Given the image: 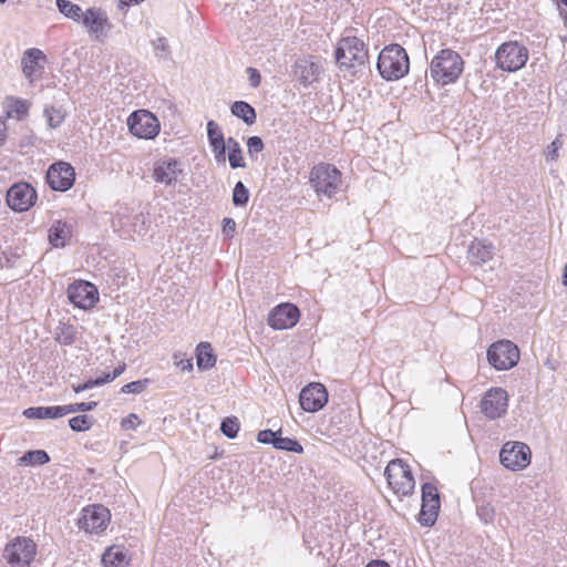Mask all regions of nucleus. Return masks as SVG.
Wrapping results in <instances>:
<instances>
[{"label": "nucleus", "instance_id": "nucleus-33", "mask_svg": "<svg viewBox=\"0 0 567 567\" xmlns=\"http://www.w3.org/2000/svg\"><path fill=\"white\" fill-rule=\"evenodd\" d=\"M275 449L298 454L303 452L302 445L297 440L282 437L281 434H278L277 436Z\"/></svg>", "mask_w": 567, "mask_h": 567}, {"label": "nucleus", "instance_id": "nucleus-26", "mask_svg": "<svg viewBox=\"0 0 567 567\" xmlns=\"http://www.w3.org/2000/svg\"><path fill=\"white\" fill-rule=\"evenodd\" d=\"M62 406L53 405V406H32L28 408L23 411V415L27 419H59L62 417Z\"/></svg>", "mask_w": 567, "mask_h": 567}, {"label": "nucleus", "instance_id": "nucleus-57", "mask_svg": "<svg viewBox=\"0 0 567 567\" xmlns=\"http://www.w3.org/2000/svg\"><path fill=\"white\" fill-rule=\"evenodd\" d=\"M4 141V133L0 130V143Z\"/></svg>", "mask_w": 567, "mask_h": 567}, {"label": "nucleus", "instance_id": "nucleus-15", "mask_svg": "<svg viewBox=\"0 0 567 567\" xmlns=\"http://www.w3.org/2000/svg\"><path fill=\"white\" fill-rule=\"evenodd\" d=\"M48 58L38 48L27 49L21 58V70L30 84L42 78Z\"/></svg>", "mask_w": 567, "mask_h": 567}, {"label": "nucleus", "instance_id": "nucleus-45", "mask_svg": "<svg viewBox=\"0 0 567 567\" xmlns=\"http://www.w3.org/2000/svg\"><path fill=\"white\" fill-rule=\"evenodd\" d=\"M477 516L484 524H489L494 519L495 509L491 504H483L477 508Z\"/></svg>", "mask_w": 567, "mask_h": 567}, {"label": "nucleus", "instance_id": "nucleus-2", "mask_svg": "<svg viewBox=\"0 0 567 567\" xmlns=\"http://www.w3.org/2000/svg\"><path fill=\"white\" fill-rule=\"evenodd\" d=\"M377 66L383 79L394 81L403 78L409 72L410 61L401 45L391 44L380 52Z\"/></svg>", "mask_w": 567, "mask_h": 567}, {"label": "nucleus", "instance_id": "nucleus-56", "mask_svg": "<svg viewBox=\"0 0 567 567\" xmlns=\"http://www.w3.org/2000/svg\"><path fill=\"white\" fill-rule=\"evenodd\" d=\"M72 284H81V285H84V284H92L91 281L89 280H85V279H75Z\"/></svg>", "mask_w": 567, "mask_h": 567}, {"label": "nucleus", "instance_id": "nucleus-46", "mask_svg": "<svg viewBox=\"0 0 567 567\" xmlns=\"http://www.w3.org/2000/svg\"><path fill=\"white\" fill-rule=\"evenodd\" d=\"M248 154L251 158L264 150V142L259 136H251L247 141Z\"/></svg>", "mask_w": 567, "mask_h": 567}, {"label": "nucleus", "instance_id": "nucleus-24", "mask_svg": "<svg viewBox=\"0 0 567 567\" xmlns=\"http://www.w3.org/2000/svg\"><path fill=\"white\" fill-rule=\"evenodd\" d=\"M72 236V226L62 220H56L49 229V241L53 247H64Z\"/></svg>", "mask_w": 567, "mask_h": 567}, {"label": "nucleus", "instance_id": "nucleus-53", "mask_svg": "<svg viewBox=\"0 0 567 567\" xmlns=\"http://www.w3.org/2000/svg\"><path fill=\"white\" fill-rule=\"evenodd\" d=\"M236 229V223L233 218H224L223 220V233L228 236L233 237V234Z\"/></svg>", "mask_w": 567, "mask_h": 567}, {"label": "nucleus", "instance_id": "nucleus-11", "mask_svg": "<svg viewBox=\"0 0 567 567\" xmlns=\"http://www.w3.org/2000/svg\"><path fill=\"white\" fill-rule=\"evenodd\" d=\"M127 126L134 136L145 140L155 138L161 130L158 118L147 110L134 111L127 118Z\"/></svg>", "mask_w": 567, "mask_h": 567}, {"label": "nucleus", "instance_id": "nucleus-32", "mask_svg": "<svg viewBox=\"0 0 567 567\" xmlns=\"http://www.w3.org/2000/svg\"><path fill=\"white\" fill-rule=\"evenodd\" d=\"M76 331L72 324L61 323L55 329V341L62 346H71L75 341Z\"/></svg>", "mask_w": 567, "mask_h": 567}, {"label": "nucleus", "instance_id": "nucleus-6", "mask_svg": "<svg viewBox=\"0 0 567 567\" xmlns=\"http://www.w3.org/2000/svg\"><path fill=\"white\" fill-rule=\"evenodd\" d=\"M496 65L506 72H516L525 66L528 50L517 41L505 42L495 52Z\"/></svg>", "mask_w": 567, "mask_h": 567}, {"label": "nucleus", "instance_id": "nucleus-14", "mask_svg": "<svg viewBox=\"0 0 567 567\" xmlns=\"http://www.w3.org/2000/svg\"><path fill=\"white\" fill-rule=\"evenodd\" d=\"M482 413L489 420H496L505 415L508 408V394L502 388H492L485 392L481 400Z\"/></svg>", "mask_w": 567, "mask_h": 567}, {"label": "nucleus", "instance_id": "nucleus-21", "mask_svg": "<svg viewBox=\"0 0 567 567\" xmlns=\"http://www.w3.org/2000/svg\"><path fill=\"white\" fill-rule=\"evenodd\" d=\"M321 73L322 65L312 56L298 59L295 63V76L305 87L318 82Z\"/></svg>", "mask_w": 567, "mask_h": 567}, {"label": "nucleus", "instance_id": "nucleus-39", "mask_svg": "<svg viewBox=\"0 0 567 567\" xmlns=\"http://www.w3.org/2000/svg\"><path fill=\"white\" fill-rule=\"evenodd\" d=\"M62 406V414L63 416L70 413L75 412H89L93 411L97 406V402L91 401V402H79V403H71Z\"/></svg>", "mask_w": 567, "mask_h": 567}, {"label": "nucleus", "instance_id": "nucleus-38", "mask_svg": "<svg viewBox=\"0 0 567 567\" xmlns=\"http://www.w3.org/2000/svg\"><path fill=\"white\" fill-rule=\"evenodd\" d=\"M44 116L47 117L48 125L51 128H56L64 121V113L62 110L53 106L44 109Z\"/></svg>", "mask_w": 567, "mask_h": 567}, {"label": "nucleus", "instance_id": "nucleus-7", "mask_svg": "<svg viewBox=\"0 0 567 567\" xmlns=\"http://www.w3.org/2000/svg\"><path fill=\"white\" fill-rule=\"evenodd\" d=\"M37 554V544L28 537H16L3 549V558L11 567H30Z\"/></svg>", "mask_w": 567, "mask_h": 567}, {"label": "nucleus", "instance_id": "nucleus-29", "mask_svg": "<svg viewBox=\"0 0 567 567\" xmlns=\"http://www.w3.org/2000/svg\"><path fill=\"white\" fill-rule=\"evenodd\" d=\"M227 147L229 150L228 161L231 168H244L246 163L243 157V151L239 143L234 137H228Z\"/></svg>", "mask_w": 567, "mask_h": 567}, {"label": "nucleus", "instance_id": "nucleus-3", "mask_svg": "<svg viewBox=\"0 0 567 567\" xmlns=\"http://www.w3.org/2000/svg\"><path fill=\"white\" fill-rule=\"evenodd\" d=\"M336 60L342 69H355L368 60V50L362 40L357 37L342 38L336 50Z\"/></svg>", "mask_w": 567, "mask_h": 567}, {"label": "nucleus", "instance_id": "nucleus-43", "mask_svg": "<svg viewBox=\"0 0 567 567\" xmlns=\"http://www.w3.org/2000/svg\"><path fill=\"white\" fill-rule=\"evenodd\" d=\"M207 136L210 145L225 140L220 127L215 121H209L207 123Z\"/></svg>", "mask_w": 567, "mask_h": 567}, {"label": "nucleus", "instance_id": "nucleus-27", "mask_svg": "<svg viewBox=\"0 0 567 567\" xmlns=\"http://www.w3.org/2000/svg\"><path fill=\"white\" fill-rule=\"evenodd\" d=\"M197 367L200 370H209L216 363V357L208 342H200L196 348Z\"/></svg>", "mask_w": 567, "mask_h": 567}, {"label": "nucleus", "instance_id": "nucleus-16", "mask_svg": "<svg viewBox=\"0 0 567 567\" xmlns=\"http://www.w3.org/2000/svg\"><path fill=\"white\" fill-rule=\"evenodd\" d=\"M183 172V164L179 161L163 157L155 162L152 176L157 184L172 186L179 181Z\"/></svg>", "mask_w": 567, "mask_h": 567}, {"label": "nucleus", "instance_id": "nucleus-17", "mask_svg": "<svg viewBox=\"0 0 567 567\" xmlns=\"http://www.w3.org/2000/svg\"><path fill=\"white\" fill-rule=\"evenodd\" d=\"M75 181L74 168L66 162L52 164L47 172V182L53 190L65 192Z\"/></svg>", "mask_w": 567, "mask_h": 567}, {"label": "nucleus", "instance_id": "nucleus-47", "mask_svg": "<svg viewBox=\"0 0 567 567\" xmlns=\"http://www.w3.org/2000/svg\"><path fill=\"white\" fill-rule=\"evenodd\" d=\"M212 150L215 155V159L218 163H225L226 162V147H227V141H221L216 144H212Z\"/></svg>", "mask_w": 567, "mask_h": 567}, {"label": "nucleus", "instance_id": "nucleus-59", "mask_svg": "<svg viewBox=\"0 0 567 567\" xmlns=\"http://www.w3.org/2000/svg\"><path fill=\"white\" fill-rule=\"evenodd\" d=\"M7 0H0V3H4Z\"/></svg>", "mask_w": 567, "mask_h": 567}, {"label": "nucleus", "instance_id": "nucleus-41", "mask_svg": "<svg viewBox=\"0 0 567 567\" xmlns=\"http://www.w3.org/2000/svg\"><path fill=\"white\" fill-rule=\"evenodd\" d=\"M561 136L558 135L544 151V156L547 163L556 162L559 157V151L563 147Z\"/></svg>", "mask_w": 567, "mask_h": 567}, {"label": "nucleus", "instance_id": "nucleus-8", "mask_svg": "<svg viewBox=\"0 0 567 567\" xmlns=\"http://www.w3.org/2000/svg\"><path fill=\"white\" fill-rule=\"evenodd\" d=\"M80 23H82L92 41L97 43H105L107 41L112 23L106 11L102 8H87Z\"/></svg>", "mask_w": 567, "mask_h": 567}, {"label": "nucleus", "instance_id": "nucleus-52", "mask_svg": "<svg viewBox=\"0 0 567 567\" xmlns=\"http://www.w3.org/2000/svg\"><path fill=\"white\" fill-rule=\"evenodd\" d=\"M247 73H248V80H249L250 85L252 87H257L260 84V79H261L258 70L255 68H248Z\"/></svg>", "mask_w": 567, "mask_h": 567}, {"label": "nucleus", "instance_id": "nucleus-20", "mask_svg": "<svg viewBox=\"0 0 567 567\" xmlns=\"http://www.w3.org/2000/svg\"><path fill=\"white\" fill-rule=\"evenodd\" d=\"M110 519V512L103 505H92L82 511L79 525L87 533H97L106 527Z\"/></svg>", "mask_w": 567, "mask_h": 567}, {"label": "nucleus", "instance_id": "nucleus-48", "mask_svg": "<svg viewBox=\"0 0 567 567\" xmlns=\"http://www.w3.org/2000/svg\"><path fill=\"white\" fill-rule=\"evenodd\" d=\"M126 365L123 363L122 365H118L116 367L113 372H107V373H103L102 377H99V382L101 385L105 384V383H109L113 380H115L117 377H120L124 370H125Z\"/></svg>", "mask_w": 567, "mask_h": 567}, {"label": "nucleus", "instance_id": "nucleus-44", "mask_svg": "<svg viewBox=\"0 0 567 567\" xmlns=\"http://www.w3.org/2000/svg\"><path fill=\"white\" fill-rule=\"evenodd\" d=\"M278 434H281V430H261L257 434V441L262 444H271L275 447Z\"/></svg>", "mask_w": 567, "mask_h": 567}, {"label": "nucleus", "instance_id": "nucleus-25", "mask_svg": "<svg viewBox=\"0 0 567 567\" xmlns=\"http://www.w3.org/2000/svg\"><path fill=\"white\" fill-rule=\"evenodd\" d=\"M104 567H126L130 563L127 551L121 546H112L102 556Z\"/></svg>", "mask_w": 567, "mask_h": 567}, {"label": "nucleus", "instance_id": "nucleus-34", "mask_svg": "<svg viewBox=\"0 0 567 567\" xmlns=\"http://www.w3.org/2000/svg\"><path fill=\"white\" fill-rule=\"evenodd\" d=\"M152 47L154 50V54L159 60H168L171 59V50L168 45V41L165 37H158L157 39L153 40Z\"/></svg>", "mask_w": 567, "mask_h": 567}, {"label": "nucleus", "instance_id": "nucleus-49", "mask_svg": "<svg viewBox=\"0 0 567 567\" xmlns=\"http://www.w3.org/2000/svg\"><path fill=\"white\" fill-rule=\"evenodd\" d=\"M96 386H101L97 378L90 379L86 382L81 383V384H73L72 389H73V391L75 393H80V392H83V391H86V390H91V389L96 388Z\"/></svg>", "mask_w": 567, "mask_h": 567}, {"label": "nucleus", "instance_id": "nucleus-18", "mask_svg": "<svg viewBox=\"0 0 567 567\" xmlns=\"http://www.w3.org/2000/svg\"><path fill=\"white\" fill-rule=\"evenodd\" d=\"M300 311L297 306L284 302L276 306L268 316V324L275 330L290 329L299 321Z\"/></svg>", "mask_w": 567, "mask_h": 567}, {"label": "nucleus", "instance_id": "nucleus-35", "mask_svg": "<svg viewBox=\"0 0 567 567\" xmlns=\"http://www.w3.org/2000/svg\"><path fill=\"white\" fill-rule=\"evenodd\" d=\"M240 423L236 416H228L220 423L221 433L228 439H235L238 434Z\"/></svg>", "mask_w": 567, "mask_h": 567}, {"label": "nucleus", "instance_id": "nucleus-36", "mask_svg": "<svg viewBox=\"0 0 567 567\" xmlns=\"http://www.w3.org/2000/svg\"><path fill=\"white\" fill-rule=\"evenodd\" d=\"M93 425L92 417L86 414L73 416L69 420V426L74 432L89 431Z\"/></svg>", "mask_w": 567, "mask_h": 567}, {"label": "nucleus", "instance_id": "nucleus-40", "mask_svg": "<svg viewBox=\"0 0 567 567\" xmlns=\"http://www.w3.org/2000/svg\"><path fill=\"white\" fill-rule=\"evenodd\" d=\"M151 383H152V381L148 378L132 381L130 383L124 384L121 389V392L122 393L140 394V393L144 392Z\"/></svg>", "mask_w": 567, "mask_h": 567}, {"label": "nucleus", "instance_id": "nucleus-19", "mask_svg": "<svg viewBox=\"0 0 567 567\" xmlns=\"http://www.w3.org/2000/svg\"><path fill=\"white\" fill-rule=\"evenodd\" d=\"M300 406L303 411L315 413L328 402V391L321 383H310L299 394Z\"/></svg>", "mask_w": 567, "mask_h": 567}, {"label": "nucleus", "instance_id": "nucleus-42", "mask_svg": "<svg viewBox=\"0 0 567 567\" xmlns=\"http://www.w3.org/2000/svg\"><path fill=\"white\" fill-rule=\"evenodd\" d=\"M29 111V104L27 101L23 100H14L12 105L10 106V110L8 111L9 117H16L20 120L24 115H27Z\"/></svg>", "mask_w": 567, "mask_h": 567}, {"label": "nucleus", "instance_id": "nucleus-9", "mask_svg": "<svg viewBox=\"0 0 567 567\" xmlns=\"http://www.w3.org/2000/svg\"><path fill=\"white\" fill-rule=\"evenodd\" d=\"M487 360L496 370H508L517 364L519 350L512 341L501 340L489 346Z\"/></svg>", "mask_w": 567, "mask_h": 567}, {"label": "nucleus", "instance_id": "nucleus-5", "mask_svg": "<svg viewBox=\"0 0 567 567\" xmlns=\"http://www.w3.org/2000/svg\"><path fill=\"white\" fill-rule=\"evenodd\" d=\"M310 183L318 195L331 198L340 188L341 173L330 164L320 163L311 169Z\"/></svg>", "mask_w": 567, "mask_h": 567}, {"label": "nucleus", "instance_id": "nucleus-23", "mask_svg": "<svg viewBox=\"0 0 567 567\" xmlns=\"http://www.w3.org/2000/svg\"><path fill=\"white\" fill-rule=\"evenodd\" d=\"M494 257V246L486 240L475 239L468 246L467 259L474 266H482Z\"/></svg>", "mask_w": 567, "mask_h": 567}, {"label": "nucleus", "instance_id": "nucleus-58", "mask_svg": "<svg viewBox=\"0 0 567 567\" xmlns=\"http://www.w3.org/2000/svg\"><path fill=\"white\" fill-rule=\"evenodd\" d=\"M565 6H567V0H560Z\"/></svg>", "mask_w": 567, "mask_h": 567}, {"label": "nucleus", "instance_id": "nucleus-30", "mask_svg": "<svg viewBox=\"0 0 567 567\" xmlns=\"http://www.w3.org/2000/svg\"><path fill=\"white\" fill-rule=\"evenodd\" d=\"M56 7L62 14L75 22H81L84 17L82 8L69 0H56Z\"/></svg>", "mask_w": 567, "mask_h": 567}, {"label": "nucleus", "instance_id": "nucleus-55", "mask_svg": "<svg viewBox=\"0 0 567 567\" xmlns=\"http://www.w3.org/2000/svg\"><path fill=\"white\" fill-rule=\"evenodd\" d=\"M561 284H567V262L563 271V281Z\"/></svg>", "mask_w": 567, "mask_h": 567}, {"label": "nucleus", "instance_id": "nucleus-12", "mask_svg": "<svg viewBox=\"0 0 567 567\" xmlns=\"http://www.w3.org/2000/svg\"><path fill=\"white\" fill-rule=\"evenodd\" d=\"M441 502L437 488L431 483L422 485V505L419 514V523L422 526L431 527L435 524Z\"/></svg>", "mask_w": 567, "mask_h": 567}, {"label": "nucleus", "instance_id": "nucleus-28", "mask_svg": "<svg viewBox=\"0 0 567 567\" xmlns=\"http://www.w3.org/2000/svg\"><path fill=\"white\" fill-rule=\"evenodd\" d=\"M230 112L234 116L243 120L247 125H252L257 118L255 109L245 101L234 102L230 106Z\"/></svg>", "mask_w": 567, "mask_h": 567}, {"label": "nucleus", "instance_id": "nucleus-1", "mask_svg": "<svg viewBox=\"0 0 567 567\" xmlns=\"http://www.w3.org/2000/svg\"><path fill=\"white\" fill-rule=\"evenodd\" d=\"M464 70L462 56L452 49H442L430 64L431 78L441 85L455 83Z\"/></svg>", "mask_w": 567, "mask_h": 567}, {"label": "nucleus", "instance_id": "nucleus-51", "mask_svg": "<svg viewBox=\"0 0 567 567\" xmlns=\"http://www.w3.org/2000/svg\"><path fill=\"white\" fill-rule=\"evenodd\" d=\"M176 367L183 372H190L193 370V360L192 359H178L177 354H174Z\"/></svg>", "mask_w": 567, "mask_h": 567}, {"label": "nucleus", "instance_id": "nucleus-10", "mask_svg": "<svg viewBox=\"0 0 567 567\" xmlns=\"http://www.w3.org/2000/svg\"><path fill=\"white\" fill-rule=\"evenodd\" d=\"M532 452L523 442H506L499 452L501 464L511 471H522L530 464Z\"/></svg>", "mask_w": 567, "mask_h": 567}, {"label": "nucleus", "instance_id": "nucleus-54", "mask_svg": "<svg viewBox=\"0 0 567 567\" xmlns=\"http://www.w3.org/2000/svg\"><path fill=\"white\" fill-rule=\"evenodd\" d=\"M365 567H391L384 560H372Z\"/></svg>", "mask_w": 567, "mask_h": 567}, {"label": "nucleus", "instance_id": "nucleus-50", "mask_svg": "<svg viewBox=\"0 0 567 567\" xmlns=\"http://www.w3.org/2000/svg\"><path fill=\"white\" fill-rule=\"evenodd\" d=\"M141 423L138 416L134 413H131L128 416L122 420V427L124 430H134Z\"/></svg>", "mask_w": 567, "mask_h": 567}, {"label": "nucleus", "instance_id": "nucleus-22", "mask_svg": "<svg viewBox=\"0 0 567 567\" xmlns=\"http://www.w3.org/2000/svg\"><path fill=\"white\" fill-rule=\"evenodd\" d=\"M68 298L78 308L92 309L99 301L97 286H68Z\"/></svg>", "mask_w": 567, "mask_h": 567}, {"label": "nucleus", "instance_id": "nucleus-37", "mask_svg": "<svg viewBox=\"0 0 567 567\" xmlns=\"http://www.w3.org/2000/svg\"><path fill=\"white\" fill-rule=\"evenodd\" d=\"M249 199V190L243 182H237L233 190V204L235 206H245Z\"/></svg>", "mask_w": 567, "mask_h": 567}, {"label": "nucleus", "instance_id": "nucleus-31", "mask_svg": "<svg viewBox=\"0 0 567 567\" xmlns=\"http://www.w3.org/2000/svg\"><path fill=\"white\" fill-rule=\"evenodd\" d=\"M50 462L49 454L43 450L25 452L20 458V465H44Z\"/></svg>", "mask_w": 567, "mask_h": 567}, {"label": "nucleus", "instance_id": "nucleus-4", "mask_svg": "<svg viewBox=\"0 0 567 567\" xmlns=\"http://www.w3.org/2000/svg\"><path fill=\"white\" fill-rule=\"evenodd\" d=\"M390 488L399 496L410 495L415 486V481L410 466L402 460L395 458L389 462L384 470Z\"/></svg>", "mask_w": 567, "mask_h": 567}, {"label": "nucleus", "instance_id": "nucleus-13", "mask_svg": "<svg viewBox=\"0 0 567 567\" xmlns=\"http://www.w3.org/2000/svg\"><path fill=\"white\" fill-rule=\"evenodd\" d=\"M35 189L25 182L13 184L7 192L8 206L18 213L29 210L37 202Z\"/></svg>", "mask_w": 567, "mask_h": 567}]
</instances>
